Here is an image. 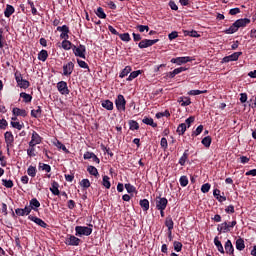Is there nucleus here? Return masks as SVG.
Returning a JSON list of instances; mask_svg holds the SVG:
<instances>
[{"instance_id": "obj_1", "label": "nucleus", "mask_w": 256, "mask_h": 256, "mask_svg": "<svg viewBox=\"0 0 256 256\" xmlns=\"http://www.w3.org/2000/svg\"><path fill=\"white\" fill-rule=\"evenodd\" d=\"M251 23V20L248 18H242L236 20L228 29L224 31L226 35H233V33H237L241 27H247Z\"/></svg>"}, {"instance_id": "obj_2", "label": "nucleus", "mask_w": 256, "mask_h": 256, "mask_svg": "<svg viewBox=\"0 0 256 256\" xmlns=\"http://www.w3.org/2000/svg\"><path fill=\"white\" fill-rule=\"evenodd\" d=\"M93 225H89V227L87 226H76L75 227V231H76V235L81 237L83 235H85L86 237H89V235H91L93 233Z\"/></svg>"}, {"instance_id": "obj_3", "label": "nucleus", "mask_w": 256, "mask_h": 256, "mask_svg": "<svg viewBox=\"0 0 256 256\" xmlns=\"http://www.w3.org/2000/svg\"><path fill=\"white\" fill-rule=\"evenodd\" d=\"M235 225H237V221H232V222H224L218 225L217 227V231L219 233H229V231H231V229H233V227H235Z\"/></svg>"}, {"instance_id": "obj_4", "label": "nucleus", "mask_w": 256, "mask_h": 256, "mask_svg": "<svg viewBox=\"0 0 256 256\" xmlns=\"http://www.w3.org/2000/svg\"><path fill=\"white\" fill-rule=\"evenodd\" d=\"M72 51L76 57H81V59H85L86 48L85 45H79V47L73 45Z\"/></svg>"}, {"instance_id": "obj_5", "label": "nucleus", "mask_w": 256, "mask_h": 256, "mask_svg": "<svg viewBox=\"0 0 256 256\" xmlns=\"http://www.w3.org/2000/svg\"><path fill=\"white\" fill-rule=\"evenodd\" d=\"M115 105L118 111H125V105H127V101L125 100V97L119 94L115 100Z\"/></svg>"}, {"instance_id": "obj_6", "label": "nucleus", "mask_w": 256, "mask_h": 256, "mask_svg": "<svg viewBox=\"0 0 256 256\" xmlns=\"http://www.w3.org/2000/svg\"><path fill=\"white\" fill-rule=\"evenodd\" d=\"M168 203L167 198L156 197V209H158V211H165Z\"/></svg>"}, {"instance_id": "obj_7", "label": "nucleus", "mask_w": 256, "mask_h": 256, "mask_svg": "<svg viewBox=\"0 0 256 256\" xmlns=\"http://www.w3.org/2000/svg\"><path fill=\"white\" fill-rule=\"evenodd\" d=\"M155 43H159V39H154V40L144 39L139 42L138 47L140 49H147V47H153Z\"/></svg>"}, {"instance_id": "obj_8", "label": "nucleus", "mask_w": 256, "mask_h": 256, "mask_svg": "<svg viewBox=\"0 0 256 256\" xmlns=\"http://www.w3.org/2000/svg\"><path fill=\"white\" fill-rule=\"evenodd\" d=\"M4 139H5L7 151L9 153V147H13V143L15 142V137H13V133L8 131L4 134Z\"/></svg>"}, {"instance_id": "obj_9", "label": "nucleus", "mask_w": 256, "mask_h": 256, "mask_svg": "<svg viewBox=\"0 0 256 256\" xmlns=\"http://www.w3.org/2000/svg\"><path fill=\"white\" fill-rule=\"evenodd\" d=\"M57 89L61 95H69V87H67V82L60 81L57 83Z\"/></svg>"}, {"instance_id": "obj_10", "label": "nucleus", "mask_w": 256, "mask_h": 256, "mask_svg": "<svg viewBox=\"0 0 256 256\" xmlns=\"http://www.w3.org/2000/svg\"><path fill=\"white\" fill-rule=\"evenodd\" d=\"M73 69H75V64L73 62H68L63 66V75H65V77H69V75L73 73Z\"/></svg>"}, {"instance_id": "obj_11", "label": "nucleus", "mask_w": 256, "mask_h": 256, "mask_svg": "<svg viewBox=\"0 0 256 256\" xmlns=\"http://www.w3.org/2000/svg\"><path fill=\"white\" fill-rule=\"evenodd\" d=\"M242 54H243L242 52H235L232 55L225 56L222 59V63H229L231 61H237V59H239V57H241Z\"/></svg>"}, {"instance_id": "obj_12", "label": "nucleus", "mask_w": 256, "mask_h": 256, "mask_svg": "<svg viewBox=\"0 0 256 256\" xmlns=\"http://www.w3.org/2000/svg\"><path fill=\"white\" fill-rule=\"evenodd\" d=\"M41 143V136L35 131L32 133L31 141L29 142V147H35V145H39Z\"/></svg>"}, {"instance_id": "obj_13", "label": "nucleus", "mask_w": 256, "mask_h": 256, "mask_svg": "<svg viewBox=\"0 0 256 256\" xmlns=\"http://www.w3.org/2000/svg\"><path fill=\"white\" fill-rule=\"evenodd\" d=\"M190 61H192V59L189 56L171 59V63H176V65H183V63H189Z\"/></svg>"}, {"instance_id": "obj_14", "label": "nucleus", "mask_w": 256, "mask_h": 256, "mask_svg": "<svg viewBox=\"0 0 256 256\" xmlns=\"http://www.w3.org/2000/svg\"><path fill=\"white\" fill-rule=\"evenodd\" d=\"M224 249L227 253V255L234 256L235 255V248L233 247V243H231V240H227Z\"/></svg>"}, {"instance_id": "obj_15", "label": "nucleus", "mask_w": 256, "mask_h": 256, "mask_svg": "<svg viewBox=\"0 0 256 256\" xmlns=\"http://www.w3.org/2000/svg\"><path fill=\"white\" fill-rule=\"evenodd\" d=\"M65 243L67 245H71V246H78L79 243H81V239H79L73 235H70L68 238H66Z\"/></svg>"}, {"instance_id": "obj_16", "label": "nucleus", "mask_w": 256, "mask_h": 256, "mask_svg": "<svg viewBox=\"0 0 256 256\" xmlns=\"http://www.w3.org/2000/svg\"><path fill=\"white\" fill-rule=\"evenodd\" d=\"M28 219L36 223V225H39V227H43V229H47V223H45V221H43L41 218L30 215L28 216Z\"/></svg>"}, {"instance_id": "obj_17", "label": "nucleus", "mask_w": 256, "mask_h": 256, "mask_svg": "<svg viewBox=\"0 0 256 256\" xmlns=\"http://www.w3.org/2000/svg\"><path fill=\"white\" fill-rule=\"evenodd\" d=\"M12 113L15 117H27V111L21 108H13Z\"/></svg>"}, {"instance_id": "obj_18", "label": "nucleus", "mask_w": 256, "mask_h": 256, "mask_svg": "<svg viewBox=\"0 0 256 256\" xmlns=\"http://www.w3.org/2000/svg\"><path fill=\"white\" fill-rule=\"evenodd\" d=\"M178 103H180L181 107H189L191 105V98L189 97H180L178 98Z\"/></svg>"}, {"instance_id": "obj_19", "label": "nucleus", "mask_w": 256, "mask_h": 256, "mask_svg": "<svg viewBox=\"0 0 256 256\" xmlns=\"http://www.w3.org/2000/svg\"><path fill=\"white\" fill-rule=\"evenodd\" d=\"M183 71H187V68L186 67L176 68L172 72L168 73V77H170V79H173L176 75H179V73H183Z\"/></svg>"}, {"instance_id": "obj_20", "label": "nucleus", "mask_w": 256, "mask_h": 256, "mask_svg": "<svg viewBox=\"0 0 256 256\" xmlns=\"http://www.w3.org/2000/svg\"><path fill=\"white\" fill-rule=\"evenodd\" d=\"M214 245L217 247L219 253L225 255V248H223V244H221V242L219 241V237L217 236L214 238Z\"/></svg>"}, {"instance_id": "obj_21", "label": "nucleus", "mask_w": 256, "mask_h": 256, "mask_svg": "<svg viewBox=\"0 0 256 256\" xmlns=\"http://www.w3.org/2000/svg\"><path fill=\"white\" fill-rule=\"evenodd\" d=\"M50 191L53 195H59L61 193L59 191V183L53 181L50 187Z\"/></svg>"}, {"instance_id": "obj_22", "label": "nucleus", "mask_w": 256, "mask_h": 256, "mask_svg": "<svg viewBox=\"0 0 256 256\" xmlns=\"http://www.w3.org/2000/svg\"><path fill=\"white\" fill-rule=\"evenodd\" d=\"M15 13V8L12 5H7L4 11L5 17H11Z\"/></svg>"}, {"instance_id": "obj_23", "label": "nucleus", "mask_w": 256, "mask_h": 256, "mask_svg": "<svg viewBox=\"0 0 256 256\" xmlns=\"http://www.w3.org/2000/svg\"><path fill=\"white\" fill-rule=\"evenodd\" d=\"M30 207L33 209V211H37V209L41 207V203L39 202V200H37V198H33L32 200H30Z\"/></svg>"}, {"instance_id": "obj_24", "label": "nucleus", "mask_w": 256, "mask_h": 256, "mask_svg": "<svg viewBox=\"0 0 256 256\" xmlns=\"http://www.w3.org/2000/svg\"><path fill=\"white\" fill-rule=\"evenodd\" d=\"M236 249L238 251H243V249H245V240H243V238L236 240Z\"/></svg>"}, {"instance_id": "obj_25", "label": "nucleus", "mask_w": 256, "mask_h": 256, "mask_svg": "<svg viewBox=\"0 0 256 256\" xmlns=\"http://www.w3.org/2000/svg\"><path fill=\"white\" fill-rule=\"evenodd\" d=\"M187 159H189V150H185V152L179 159V165H185V163H187Z\"/></svg>"}, {"instance_id": "obj_26", "label": "nucleus", "mask_w": 256, "mask_h": 256, "mask_svg": "<svg viewBox=\"0 0 256 256\" xmlns=\"http://www.w3.org/2000/svg\"><path fill=\"white\" fill-rule=\"evenodd\" d=\"M102 107L107 109V111H113V103L111 100H104L102 101Z\"/></svg>"}, {"instance_id": "obj_27", "label": "nucleus", "mask_w": 256, "mask_h": 256, "mask_svg": "<svg viewBox=\"0 0 256 256\" xmlns=\"http://www.w3.org/2000/svg\"><path fill=\"white\" fill-rule=\"evenodd\" d=\"M175 223L173 222V218L167 217L165 220V226L168 228V231H173Z\"/></svg>"}, {"instance_id": "obj_28", "label": "nucleus", "mask_w": 256, "mask_h": 256, "mask_svg": "<svg viewBox=\"0 0 256 256\" xmlns=\"http://www.w3.org/2000/svg\"><path fill=\"white\" fill-rule=\"evenodd\" d=\"M142 123H144L145 125H150V127H157V123H154L153 118L145 117L142 120Z\"/></svg>"}, {"instance_id": "obj_29", "label": "nucleus", "mask_w": 256, "mask_h": 256, "mask_svg": "<svg viewBox=\"0 0 256 256\" xmlns=\"http://www.w3.org/2000/svg\"><path fill=\"white\" fill-rule=\"evenodd\" d=\"M47 57H49L47 50H41L38 54L39 61H47Z\"/></svg>"}, {"instance_id": "obj_30", "label": "nucleus", "mask_w": 256, "mask_h": 256, "mask_svg": "<svg viewBox=\"0 0 256 256\" xmlns=\"http://www.w3.org/2000/svg\"><path fill=\"white\" fill-rule=\"evenodd\" d=\"M96 15L99 17V19H107V14H105V11L102 7L97 8Z\"/></svg>"}, {"instance_id": "obj_31", "label": "nucleus", "mask_w": 256, "mask_h": 256, "mask_svg": "<svg viewBox=\"0 0 256 256\" xmlns=\"http://www.w3.org/2000/svg\"><path fill=\"white\" fill-rule=\"evenodd\" d=\"M20 97L24 99V103H31L33 96L25 92L20 93Z\"/></svg>"}, {"instance_id": "obj_32", "label": "nucleus", "mask_w": 256, "mask_h": 256, "mask_svg": "<svg viewBox=\"0 0 256 256\" xmlns=\"http://www.w3.org/2000/svg\"><path fill=\"white\" fill-rule=\"evenodd\" d=\"M87 171L90 175H93L94 177L99 176V171L95 166H88Z\"/></svg>"}, {"instance_id": "obj_33", "label": "nucleus", "mask_w": 256, "mask_h": 256, "mask_svg": "<svg viewBox=\"0 0 256 256\" xmlns=\"http://www.w3.org/2000/svg\"><path fill=\"white\" fill-rule=\"evenodd\" d=\"M185 131H187V124L182 123L177 128L178 135H185Z\"/></svg>"}, {"instance_id": "obj_34", "label": "nucleus", "mask_w": 256, "mask_h": 256, "mask_svg": "<svg viewBox=\"0 0 256 256\" xmlns=\"http://www.w3.org/2000/svg\"><path fill=\"white\" fill-rule=\"evenodd\" d=\"M140 207L143 209V211H149V200H140Z\"/></svg>"}, {"instance_id": "obj_35", "label": "nucleus", "mask_w": 256, "mask_h": 256, "mask_svg": "<svg viewBox=\"0 0 256 256\" xmlns=\"http://www.w3.org/2000/svg\"><path fill=\"white\" fill-rule=\"evenodd\" d=\"M141 75V70L133 71L130 73L129 77L127 78V81H133V79H137Z\"/></svg>"}, {"instance_id": "obj_36", "label": "nucleus", "mask_w": 256, "mask_h": 256, "mask_svg": "<svg viewBox=\"0 0 256 256\" xmlns=\"http://www.w3.org/2000/svg\"><path fill=\"white\" fill-rule=\"evenodd\" d=\"M41 113H42L41 107L38 106L36 110L31 111V116L34 117L35 119H38V117H41Z\"/></svg>"}, {"instance_id": "obj_37", "label": "nucleus", "mask_w": 256, "mask_h": 256, "mask_svg": "<svg viewBox=\"0 0 256 256\" xmlns=\"http://www.w3.org/2000/svg\"><path fill=\"white\" fill-rule=\"evenodd\" d=\"M62 48H64L65 51H69V49H73V44L69 40H64L62 42Z\"/></svg>"}, {"instance_id": "obj_38", "label": "nucleus", "mask_w": 256, "mask_h": 256, "mask_svg": "<svg viewBox=\"0 0 256 256\" xmlns=\"http://www.w3.org/2000/svg\"><path fill=\"white\" fill-rule=\"evenodd\" d=\"M129 127L131 131H137L139 129V123H137L135 120H130Z\"/></svg>"}, {"instance_id": "obj_39", "label": "nucleus", "mask_w": 256, "mask_h": 256, "mask_svg": "<svg viewBox=\"0 0 256 256\" xmlns=\"http://www.w3.org/2000/svg\"><path fill=\"white\" fill-rule=\"evenodd\" d=\"M27 174L29 177H35V175H37V168H35V166H29L27 169Z\"/></svg>"}, {"instance_id": "obj_40", "label": "nucleus", "mask_w": 256, "mask_h": 256, "mask_svg": "<svg viewBox=\"0 0 256 256\" xmlns=\"http://www.w3.org/2000/svg\"><path fill=\"white\" fill-rule=\"evenodd\" d=\"M102 185L106 189H111V182L109 181V176H103Z\"/></svg>"}, {"instance_id": "obj_41", "label": "nucleus", "mask_w": 256, "mask_h": 256, "mask_svg": "<svg viewBox=\"0 0 256 256\" xmlns=\"http://www.w3.org/2000/svg\"><path fill=\"white\" fill-rule=\"evenodd\" d=\"M118 37L121 39V41H125L126 43H129V41H131V36L129 35V33L118 34Z\"/></svg>"}, {"instance_id": "obj_42", "label": "nucleus", "mask_w": 256, "mask_h": 256, "mask_svg": "<svg viewBox=\"0 0 256 256\" xmlns=\"http://www.w3.org/2000/svg\"><path fill=\"white\" fill-rule=\"evenodd\" d=\"M128 73H131V66H126L120 73L119 77L123 79V77H127Z\"/></svg>"}, {"instance_id": "obj_43", "label": "nucleus", "mask_w": 256, "mask_h": 256, "mask_svg": "<svg viewBox=\"0 0 256 256\" xmlns=\"http://www.w3.org/2000/svg\"><path fill=\"white\" fill-rule=\"evenodd\" d=\"M39 169L46 171V173H51V166L49 164L39 163Z\"/></svg>"}, {"instance_id": "obj_44", "label": "nucleus", "mask_w": 256, "mask_h": 256, "mask_svg": "<svg viewBox=\"0 0 256 256\" xmlns=\"http://www.w3.org/2000/svg\"><path fill=\"white\" fill-rule=\"evenodd\" d=\"M211 136H206L202 139V145H204V147H211Z\"/></svg>"}, {"instance_id": "obj_45", "label": "nucleus", "mask_w": 256, "mask_h": 256, "mask_svg": "<svg viewBox=\"0 0 256 256\" xmlns=\"http://www.w3.org/2000/svg\"><path fill=\"white\" fill-rule=\"evenodd\" d=\"M180 185L181 187H187V185H189V179L187 178V176L180 177Z\"/></svg>"}, {"instance_id": "obj_46", "label": "nucleus", "mask_w": 256, "mask_h": 256, "mask_svg": "<svg viewBox=\"0 0 256 256\" xmlns=\"http://www.w3.org/2000/svg\"><path fill=\"white\" fill-rule=\"evenodd\" d=\"M81 187H83L84 189H89L91 187V182H89V179H83L80 182Z\"/></svg>"}, {"instance_id": "obj_47", "label": "nucleus", "mask_w": 256, "mask_h": 256, "mask_svg": "<svg viewBox=\"0 0 256 256\" xmlns=\"http://www.w3.org/2000/svg\"><path fill=\"white\" fill-rule=\"evenodd\" d=\"M56 147L58 149H62V151H64V153H69V149H67V147H65V145L63 143H61V141L56 142Z\"/></svg>"}, {"instance_id": "obj_48", "label": "nucleus", "mask_w": 256, "mask_h": 256, "mask_svg": "<svg viewBox=\"0 0 256 256\" xmlns=\"http://www.w3.org/2000/svg\"><path fill=\"white\" fill-rule=\"evenodd\" d=\"M161 117H171V113H169V110H166L165 112H159L156 114L157 119H161Z\"/></svg>"}, {"instance_id": "obj_49", "label": "nucleus", "mask_w": 256, "mask_h": 256, "mask_svg": "<svg viewBox=\"0 0 256 256\" xmlns=\"http://www.w3.org/2000/svg\"><path fill=\"white\" fill-rule=\"evenodd\" d=\"M203 93H207V90H190L188 95H203Z\"/></svg>"}, {"instance_id": "obj_50", "label": "nucleus", "mask_w": 256, "mask_h": 256, "mask_svg": "<svg viewBox=\"0 0 256 256\" xmlns=\"http://www.w3.org/2000/svg\"><path fill=\"white\" fill-rule=\"evenodd\" d=\"M183 249V244L179 241L174 242V251H177L179 253Z\"/></svg>"}, {"instance_id": "obj_51", "label": "nucleus", "mask_w": 256, "mask_h": 256, "mask_svg": "<svg viewBox=\"0 0 256 256\" xmlns=\"http://www.w3.org/2000/svg\"><path fill=\"white\" fill-rule=\"evenodd\" d=\"M19 87H21L22 89H28L29 87V81L25 80V79H22L20 80L19 82Z\"/></svg>"}, {"instance_id": "obj_52", "label": "nucleus", "mask_w": 256, "mask_h": 256, "mask_svg": "<svg viewBox=\"0 0 256 256\" xmlns=\"http://www.w3.org/2000/svg\"><path fill=\"white\" fill-rule=\"evenodd\" d=\"M10 125L14 128V129H18V131H21V129H23V124L19 123V122H13L11 121Z\"/></svg>"}, {"instance_id": "obj_53", "label": "nucleus", "mask_w": 256, "mask_h": 256, "mask_svg": "<svg viewBox=\"0 0 256 256\" xmlns=\"http://www.w3.org/2000/svg\"><path fill=\"white\" fill-rule=\"evenodd\" d=\"M57 31H60L61 33H69V26L67 25L58 26Z\"/></svg>"}, {"instance_id": "obj_54", "label": "nucleus", "mask_w": 256, "mask_h": 256, "mask_svg": "<svg viewBox=\"0 0 256 256\" xmlns=\"http://www.w3.org/2000/svg\"><path fill=\"white\" fill-rule=\"evenodd\" d=\"M210 189H211V184L209 183L203 184L201 187L202 193H209Z\"/></svg>"}, {"instance_id": "obj_55", "label": "nucleus", "mask_w": 256, "mask_h": 256, "mask_svg": "<svg viewBox=\"0 0 256 256\" xmlns=\"http://www.w3.org/2000/svg\"><path fill=\"white\" fill-rule=\"evenodd\" d=\"M4 187L7 189H11L13 187V182L11 180H2Z\"/></svg>"}, {"instance_id": "obj_56", "label": "nucleus", "mask_w": 256, "mask_h": 256, "mask_svg": "<svg viewBox=\"0 0 256 256\" xmlns=\"http://www.w3.org/2000/svg\"><path fill=\"white\" fill-rule=\"evenodd\" d=\"M125 189L127 191V193H135V186L131 185V184H125Z\"/></svg>"}, {"instance_id": "obj_57", "label": "nucleus", "mask_w": 256, "mask_h": 256, "mask_svg": "<svg viewBox=\"0 0 256 256\" xmlns=\"http://www.w3.org/2000/svg\"><path fill=\"white\" fill-rule=\"evenodd\" d=\"M184 35H188L189 37H199V34L195 30L185 31Z\"/></svg>"}, {"instance_id": "obj_58", "label": "nucleus", "mask_w": 256, "mask_h": 256, "mask_svg": "<svg viewBox=\"0 0 256 256\" xmlns=\"http://www.w3.org/2000/svg\"><path fill=\"white\" fill-rule=\"evenodd\" d=\"M77 63L82 69H89V65L85 61L77 59Z\"/></svg>"}, {"instance_id": "obj_59", "label": "nucleus", "mask_w": 256, "mask_h": 256, "mask_svg": "<svg viewBox=\"0 0 256 256\" xmlns=\"http://www.w3.org/2000/svg\"><path fill=\"white\" fill-rule=\"evenodd\" d=\"M195 122V117L194 116H190L189 118H187L185 120V125L186 127H191V123Z\"/></svg>"}, {"instance_id": "obj_60", "label": "nucleus", "mask_w": 256, "mask_h": 256, "mask_svg": "<svg viewBox=\"0 0 256 256\" xmlns=\"http://www.w3.org/2000/svg\"><path fill=\"white\" fill-rule=\"evenodd\" d=\"M137 29L140 33H144V31H149V26H147V25H138Z\"/></svg>"}, {"instance_id": "obj_61", "label": "nucleus", "mask_w": 256, "mask_h": 256, "mask_svg": "<svg viewBox=\"0 0 256 256\" xmlns=\"http://www.w3.org/2000/svg\"><path fill=\"white\" fill-rule=\"evenodd\" d=\"M27 155L29 157H35V146H30V148L27 150Z\"/></svg>"}, {"instance_id": "obj_62", "label": "nucleus", "mask_w": 256, "mask_h": 256, "mask_svg": "<svg viewBox=\"0 0 256 256\" xmlns=\"http://www.w3.org/2000/svg\"><path fill=\"white\" fill-rule=\"evenodd\" d=\"M203 133V125H199L196 130L193 132V135L197 137V135H201Z\"/></svg>"}, {"instance_id": "obj_63", "label": "nucleus", "mask_w": 256, "mask_h": 256, "mask_svg": "<svg viewBox=\"0 0 256 256\" xmlns=\"http://www.w3.org/2000/svg\"><path fill=\"white\" fill-rule=\"evenodd\" d=\"M160 145L162 149H167L168 144H167V138L163 137L160 141Z\"/></svg>"}, {"instance_id": "obj_64", "label": "nucleus", "mask_w": 256, "mask_h": 256, "mask_svg": "<svg viewBox=\"0 0 256 256\" xmlns=\"http://www.w3.org/2000/svg\"><path fill=\"white\" fill-rule=\"evenodd\" d=\"M238 13H241V9H239V8H232L229 11L230 15H238Z\"/></svg>"}]
</instances>
